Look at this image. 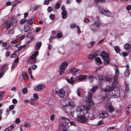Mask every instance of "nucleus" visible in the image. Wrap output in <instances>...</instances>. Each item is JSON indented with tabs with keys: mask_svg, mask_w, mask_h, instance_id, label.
<instances>
[{
	"mask_svg": "<svg viewBox=\"0 0 131 131\" xmlns=\"http://www.w3.org/2000/svg\"><path fill=\"white\" fill-rule=\"evenodd\" d=\"M45 86L41 84H39L35 87L34 90L36 91H38L40 90H41L45 88Z\"/></svg>",
	"mask_w": 131,
	"mask_h": 131,
	"instance_id": "obj_16",
	"label": "nucleus"
},
{
	"mask_svg": "<svg viewBox=\"0 0 131 131\" xmlns=\"http://www.w3.org/2000/svg\"><path fill=\"white\" fill-rule=\"evenodd\" d=\"M70 124L71 125H72L73 126H76V124L74 122H73V121H71V122H70Z\"/></svg>",
	"mask_w": 131,
	"mask_h": 131,
	"instance_id": "obj_57",
	"label": "nucleus"
},
{
	"mask_svg": "<svg viewBox=\"0 0 131 131\" xmlns=\"http://www.w3.org/2000/svg\"><path fill=\"white\" fill-rule=\"evenodd\" d=\"M130 45L128 43H126L124 45V48L128 50L130 48Z\"/></svg>",
	"mask_w": 131,
	"mask_h": 131,
	"instance_id": "obj_32",
	"label": "nucleus"
},
{
	"mask_svg": "<svg viewBox=\"0 0 131 131\" xmlns=\"http://www.w3.org/2000/svg\"><path fill=\"white\" fill-rule=\"evenodd\" d=\"M80 89H77V95L79 97H83L84 96V95H82L81 96L80 95Z\"/></svg>",
	"mask_w": 131,
	"mask_h": 131,
	"instance_id": "obj_35",
	"label": "nucleus"
},
{
	"mask_svg": "<svg viewBox=\"0 0 131 131\" xmlns=\"http://www.w3.org/2000/svg\"><path fill=\"white\" fill-rule=\"evenodd\" d=\"M95 42L94 41H92L90 43L91 44V46L90 47H89V48H91L92 47L94 46V43Z\"/></svg>",
	"mask_w": 131,
	"mask_h": 131,
	"instance_id": "obj_52",
	"label": "nucleus"
},
{
	"mask_svg": "<svg viewBox=\"0 0 131 131\" xmlns=\"http://www.w3.org/2000/svg\"><path fill=\"white\" fill-rule=\"evenodd\" d=\"M76 26L75 24H72L71 25V28H73Z\"/></svg>",
	"mask_w": 131,
	"mask_h": 131,
	"instance_id": "obj_64",
	"label": "nucleus"
},
{
	"mask_svg": "<svg viewBox=\"0 0 131 131\" xmlns=\"http://www.w3.org/2000/svg\"><path fill=\"white\" fill-rule=\"evenodd\" d=\"M22 78L24 79L26 78L28 79L29 78L25 72H23L22 73Z\"/></svg>",
	"mask_w": 131,
	"mask_h": 131,
	"instance_id": "obj_28",
	"label": "nucleus"
},
{
	"mask_svg": "<svg viewBox=\"0 0 131 131\" xmlns=\"http://www.w3.org/2000/svg\"><path fill=\"white\" fill-rule=\"evenodd\" d=\"M20 120L19 119L17 118H16L15 120V123L17 124H18L20 123Z\"/></svg>",
	"mask_w": 131,
	"mask_h": 131,
	"instance_id": "obj_53",
	"label": "nucleus"
},
{
	"mask_svg": "<svg viewBox=\"0 0 131 131\" xmlns=\"http://www.w3.org/2000/svg\"><path fill=\"white\" fill-rule=\"evenodd\" d=\"M83 110L82 112L83 113V115H85L86 118L88 119V120L89 119L92 120L94 118V115L92 113H89V108L86 106H82L80 108V109Z\"/></svg>",
	"mask_w": 131,
	"mask_h": 131,
	"instance_id": "obj_5",
	"label": "nucleus"
},
{
	"mask_svg": "<svg viewBox=\"0 0 131 131\" xmlns=\"http://www.w3.org/2000/svg\"><path fill=\"white\" fill-rule=\"evenodd\" d=\"M73 79V78L71 77L70 78V79H67V80L68 82L69 83L71 84H73L74 83V81Z\"/></svg>",
	"mask_w": 131,
	"mask_h": 131,
	"instance_id": "obj_31",
	"label": "nucleus"
},
{
	"mask_svg": "<svg viewBox=\"0 0 131 131\" xmlns=\"http://www.w3.org/2000/svg\"><path fill=\"white\" fill-rule=\"evenodd\" d=\"M24 126L27 127L29 128L30 127V126L29 123H26L24 125Z\"/></svg>",
	"mask_w": 131,
	"mask_h": 131,
	"instance_id": "obj_50",
	"label": "nucleus"
},
{
	"mask_svg": "<svg viewBox=\"0 0 131 131\" xmlns=\"http://www.w3.org/2000/svg\"><path fill=\"white\" fill-rule=\"evenodd\" d=\"M95 62L96 64L98 65H100L102 63L100 58L98 57L95 58Z\"/></svg>",
	"mask_w": 131,
	"mask_h": 131,
	"instance_id": "obj_19",
	"label": "nucleus"
},
{
	"mask_svg": "<svg viewBox=\"0 0 131 131\" xmlns=\"http://www.w3.org/2000/svg\"><path fill=\"white\" fill-rule=\"evenodd\" d=\"M2 46L5 47V49L6 50H7L10 46V44L7 42H3L2 43Z\"/></svg>",
	"mask_w": 131,
	"mask_h": 131,
	"instance_id": "obj_21",
	"label": "nucleus"
},
{
	"mask_svg": "<svg viewBox=\"0 0 131 131\" xmlns=\"http://www.w3.org/2000/svg\"><path fill=\"white\" fill-rule=\"evenodd\" d=\"M101 23L98 17H96L93 23L91 25V27L93 31L98 29L101 26Z\"/></svg>",
	"mask_w": 131,
	"mask_h": 131,
	"instance_id": "obj_7",
	"label": "nucleus"
},
{
	"mask_svg": "<svg viewBox=\"0 0 131 131\" xmlns=\"http://www.w3.org/2000/svg\"><path fill=\"white\" fill-rule=\"evenodd\" d=\"M98 86L95 85L89 90L88 93V99L86 101L87 104L89 105L92 106L94 105V102L92 99V94L98 89Z\"/></svg>",
	"mask_w": 131,
	"mask_h": 131,
	"instance_id": "obj_4",
	"label": "nucleus"
},
{
	"mask_svg": "<svg viewBox=\"0 0 131 131\" xmlns=\"http://www.w3.org/2000/svg\"><path fill=\"white\" fill-rule=\"evenodd\" d=\"M27 45H24L21 46H20L18 48L17 50L18 51H20L21 49H24L27 46Z\"/></svg>",
	"mask_w": 131,
	"mask_h": 131,
	"instance_id": "obj_26",
	"label": "nucleus"
},
{
	"mask_svg": "<svg viewBox=\"0 0 131 131\" xmlns=\"http://www.w3.org/2000/svg\"><path fill=\"white\" fill-rule=\"evenodd\" d=\"M22 92L23 93L26 94L28 92L27 89L26 88H24L22 89Z\"/></svg>",
	"mask_w": 131,
	"mask_h": 131,
	"instance_id": "obj_41",
	"label": "nucleus"
},
{
	"mask_svg": "<svg viewBox=\"0 0 131 131\" xmlns=\"http://www.w3.org/2000/svg\"><path fill=\"white\" fill-rule=\"evenodd\" d=\"M130 74V71H125L124 72V74L126 76H128Z\"/></svg>",
	"mask_w": 131,
	"mask_h": 131,
	"instance_id": "obj_37",
	"label": "nucleus"
},
{
	"mask_svg": "<svg viewBox=\"0 0 131 131\" xmlns=\"http://www.w3.org/2000/svg\"><path fill=\"white\" fill-rule=\"evenodd\" d=\"M55 93L56 94H58L59 96L61 98L63 97L65 94V91L63 89L56 91Z\"/></svg>",
	"mask_w": 131,
	"mask_h": 131,
	"instance_id": "obj_15",
	"label": "nucleus"
},
{
	"mask_svg": "<svg viewBox=\"0 0 131 131\" xmlns=\"http://www.w3.org/2000/svg\"><path fill=\"white\" fill-rule=\"evenodd\" d=\"M4 73V71H0V79L3 75Z\"/></svg>",
	"mask_w": 131,
	"mask_h": 131,
	"instance_id": "obj_51",
	"label": "nucleus"
},
{
	"mask_svg": "<svg viewBox=\"0 0 131 131\" xmlns=\"http://www.w3.org/2000/svg\"><path fill=\"white\" fill-rule=\"evenodd\" d=\"M42 44L40 42H37L36 43L35 48L36 50H39Z\"/></svg>",
	"mask_w": 131,
	"mask_h": 131,
	"instance_id": "obj_22",
	"label": "nucleus"
},
{
	"mask_svg": "<svg viewBox=\"0 0 131 131\" xmlns=\"http://www.w3.org/2000/svg\"><path fill=\"white\" fill-rule=\"evenodd\" d=\"M28 72L30 75L32 74V69L31 68H28Z\"/></svg>",
	"mask_w": 131,
	"mask_h": 131,
	"instance_id": "obj_48",
	"label": "nucleus"
},
{
	"mask_svg": "<svg viewBox=\"0 0 131 131\" xmlns=\"http://www.w3.org/2000/svg\"><path fill=\"white\" fill-rule=\"evenodd\" d=\"M112 78H114V76L112 77V76H110L109 78H107L104 79L103 76L101 75H99V78L100 81V83L103 82L104 80L111 82V81Z\"/></svg>",
	"mask_w": 131,
	"mask_h": 131,
	"instance_id": "obj_11",
	"label": "nucleus"
},
{
	"mask_svg": "<svg viewBox=\"0 0 131 131\" xmlns=\"http://www.w3.org/2000/svg\"><path fill=\"white\" fill-rule=\"evenodd\" d=\"M98 9L99 12L101 14L108 17L111 16V12L108 9H104L103 7L101 6H99Z\"/></svg>",
	"mask_w": 131,
	"mask_h": 131,
	"instance_id": "obj_8",
	"label": "nucleus"
},
{
	"mask_svg": "<svg viewBox=\"0 0 131 131\" xmlns=\"http://www.w3.org/2000/svg\"><path fill=\"white\" fill-rule=\"evenodd\" d=\"M27 20V19L26 18H24L21 19L20 21V23L21 24H23L24 22H25Z\"/></svg>",
	"mask_w": 131,
	"mask_h": 131,
	"instance_id": "obj_45",
	"label": "nucleus"
},
{
	"mask_svg": "<svg viewBox=\"0 0 131 131\" xmlns=\"http://www.w3.org/2000/svg\"><path fill=\"white\" fill-rule=\"evenodd\" d=\"M49 17L51 19L53 20L55 19V17L54 15L51 14L50 15Z\"/></svg>",
	"mask_w": 131,
	"mask_h": 131,
	"instance_id": "obj_42",
	"label": "nucleus"
},
{
	"mask_svg": "<svg viewBox=\"0 0 131 131\" xmlns=\"http://www.w3.org/2000/svg\"><path fill=\"white\" fill-rule=\"evenodd\" d=\"M96 78V77L93 75H91L89 76V79L90 81H91Z\"/></svg>",
	"mask_w": 131,
	"mask_h": 131,
	"instance_id": "obj_29",
	"label": "nucleus"
},
{
	"mask_svg": "<svg viewBox=\"0 0 131 131\" xmlns=\"http://www.w3.org/2000/svg\"><path fill=\"white\" fill-rule=\"evenodd\" d=\"M32 36V33H28L26 36V37L28 38H31V37Z\"/></svg>",
	"mask_w": 131,
	"mask_h": 131,
	"instance_id": "obj_38",
	"label": "nucleus"
},
{
	"mask_svg": "<svg viewBox=\"0 0 131 131\" xmlns=\"http://www.w3.org/2000/svg\"><path fill=\"white\" fill-rule=\"evenodd\" d=\"M25 35H23L20 37V40H22L25 37Z\"/></svg>",
	"mask_w": 131,
	"mask_h": 131,
	"instance_id": "obj_62",
	"label": "nucleus"
},
{
	"mask_svg": "<svg viewBox=\"0 0 131 131\" xmlns=\"http://www.w3.org/2000/svg\"><path fill=\"white\" fill-rule=\"evenodd\" d=\"M97 56H101L102 57L103 59L104 63L105 64H107L110 62V58L109 55L105 51L102 52L101 51H98L96 53L91 54L89 56L88 58L89 59L91 60Z\"/></svg>",
	"mask_w": 131,
	"mask_h": 131,
	"instance_id": "obj_2",
	"label": "nucleus"
},
{
	"mask_svg": "<svg viewBox=\"0 0 131 131\" xmlns=\"http://www.w3.org/2000/svg\"><path fill=\"white\" fill-rule=\"evenodd\" d=\"M33 99L31 98V99L30 102L31 104L35 106H36L37 104L34 103L35 100H38L39 99V97L36 94H34L33 95Z\"/></svg>",
	"mask_w": 131,
	"mask_h": 131,
	"instance_id": "obj_13",
	"label": "nucleus"
},
{
	"mask_svg": "<svg viewBox=\"0 0 131 131\" xmlns=\"http://www.w3.org/2000/svg\"><path fill=\"white\" fill-rule=\"evenodd\" d=\"M99 116L100 118L102 119L108 117L109 115L105 111H100L98 112Z\"/></svg>",
	"mask_w": 131,
	"mask_h": 131,
	"instance_id": "obj_9",
	"label": "nucleus"
},
{
	"mask_svg": "<svg viewBox=\"0 0 131 131\" xmlns=\"http://www.w3.org/2000/svg\"><path fill=\"white\" fill-rule=\"evenodd\" d=\"M119 54L121 55H122L124 57H126V56H127L128 55V53L126 52H123L122 53H119Z\"/></svg>",
	"mask_w": 131,
	"mask_h": 131,
	"instance_id": "obj_40",
	"label": "nucleus"
},
{
	"mask_svg": "<svg viewBox=\"0 0 131 131\" xmlns=\"http://www.w3.org/2000/svg\"><path fill=\"white\" fill-rule=\"evenodd\" d=\"M54 116L53 115H52L51 116L50 119L51 121H53L54 119Z\"/></svg>",
	"mask_w": 131,
	"mask_h": 131,
	"instance_id": "obj_60",
	"label": "nucleus"
},
{
	"mask_svg": "<svg viewBox=\"0 0 131 131\" xmlns=\"http://www.w3.org/2000/svg\"><path fill=\"white\" fill-rule=\"evenodd\" d=\"M57 36L58 38H61L62 37V34L60 33H58Z\"/></svg>",
	"mask_w": 131,
	"mask_h": 131,
	"instance_id": "obj_47",
	"label": "nucleus"
},
{
	"mask_svg": "<svg viewBox=\"0 0 131 131\" xmlns=\"http://www.w3.org/2000/svg\"><path fill=\"white\" fill-rule=\"evenodd\" d=\"M39 54V52L38 51H36L34 54L31 56L30 58L32 59H36Z\"/></svg>",
	"mask_w": 131,
	"mask_h": 131,
	"instance_id": "obj_20",
	"label": "nucleus"
},
{
	"mask_svg": "<svg viewBox=\"0 0 131 131\" xmlns=\"http://www.w3.org/2000/svg\"><path fill=\"white\" fill-rule=\"evenodd\" d=\"M82 106L78 107L76 108V110L80 112V115H78L75 118V120L77 121L82 123H84L88 122V119L86 118L85 115H83V113L82 112L83 110L81 109L79 110L80 107Z\"/></svg>",
	"mask_w": 131,
	"mask_h": 131,
	"instance_id": "obj_3",
	"label": "nucleus"
},
{
	"mask_svg": "<svg viewBox=\"0 0 131 131\" xmlns=\"http://www.w3.org/2000/svg\"><path fill=\"white\" fill-rule=\"evenodd\" d=\"M61 9L62 10V11H66L65 10V7L63 5H62L61 7Z\"/></svg>",
	"mask_w": 131,
	"mask_h": 131,
	"instance_id": "obj_63",
	"label": "nucleus"
},
{
	"mask_svg": "<svg viewBox=\"0 0 131 131\" xmlns=\"http://www.w3.org/2000/svg\"><path fill=\"white\" fill-rule=\"evenodd\" d=\"M87 78L86 75H80L78 77V80L79 81H81L83 80L86 79Z\"/></svg>",
	"mask_w": 131,
	"mask_h": 131,
	"instance_id": "obj_17",
	"label": "nucleus"
},
{
	"mask_svg": "<svg viewBox=\"0 0 131 131\" xmlns=\"http://www.w3.org/2000/svg\"><path fill=\"white\" fill-rule=\"evenodd\" d=\"M18 64V63H13L12 64V66L11 67V70H13L14 68L16 67Z\"/></svg>",
	"mask_w": 131,
	"mask_h": 131,
	"instance_id": "obj_33",
	"label": "nucleus"
},
{
	"mask_svg": "<svg viewBox=\"0 0 131 131\" xmlns=\"http://www.w3.org/2000/svg\"><path fill=\"white\" fill-rule=\"evenodd\" d=\"M5 93V92L4 91L0 92V100L2 99Z\"/></svg>",
	"mask_w": 131,
	"mask_h": 131,
	"instance_id": "obj_39",
	"label": "nucleus"
},
{
	"mask_svg": "<svg viewBox=\"0 0 131 131\" xmlns=\"http://www.w3.org/2000/svg\"><path fill=\"white\" fill-rule=\"evenodd\" d=\"M12 3L9 1H7L6 3V5L9 6L12 4Z\"/></svg>",
	"mask_w": 131,
	"mask_h": 131,
	"instance_id": "obj_58",
	"label": "nucleus"
},
{
	"mask_svg": "<svg viewBox=\"0 0 131 131\" xmlns=\"http://www.w3.org/2000/svg\"><path fill=\"white\" fill-rule=\"evenodd\" d=\"M27 22L28 24L30 25H32L33 23V20L32 19H30L28 20Z\"/></svg>",
	"mask_w": 131,
	"mask_h": 131,
	"instance_id": "obj_44",
	"label": "nucleus"
},
{
	"mask_svg": "<svg viewBox=\"0 0 131 131\" xmlns=\"http://www.w3.org/2000/svg\"><path fill=\"white\" fill-rule=\"evenodd\" d=\"M14 127V125H12L7 127L9 129L10 131H11L13 130Z\"/></svg>",
	"mask_w": 131,
	"mask_h": 131,
	"instance_id": "obj_34",
	"label": "nucleus"
},
{
	"mask_svg": "<svg viewBox=\"0 0 131 131\" xmlns=\"http://www.w3.org/2000/svg\"><path fill=\"white\" fill-rule=\"evenodd\" d=\"M61 4L59 2L57 3L55 5V9H58L60 6Z\"/></svg>",
	"mask_w": 131,
	"mask_h": 131,
	"instance_id": "obj_30",
	"label": "nucleus"
},
{
	"mask_svg": "<svg viewBox=\"0 0 131 131\" xmlns=\"http://www.w3.org/2000/svg\"><path fill=\"white\" fill-rule=\"evenodd\" d=\"M106 109L110 113H112L114 111V109L111 103L106 105Z\"/></svg>",
	"mask_w": 131,
	"mask_h": 131,
	"instance_id": "obj_14",
	"label": "nucleus"
},
{
	"mask_svg": "<svg viewBox=\"0 0 131 131\" xmlns=\"http://www.w3.org/2000/svg\"><path fill=\"white\" fill-rule=\"evenodd\" d=\"M114 49L116 53H119L121 51V49L118 46H116L114 47Z\"/></svg>",
	"mask_w": 131,
	"mask_h": 131,
	"instance_id": "obj_27",
	"label": "nucleus"
},
{
	"mask_svg": "<svg viewBox=\"0 0 131 131\" xmlns=\"http://www.w3.org/2000/svg\"><path fill=\"white\" fill-rule=\"evenodd\" d=\"M79 71V69H78L76 68H74L71 69L70 71L72 73L75 74V73Z\"/></svg>",
	"mask_w": 131,
	"mask_h": 131,
	"instance_id": "obj_24",
	"label": "nucleus"
},
{
	"mask_svg": "<svg viewBox=\"0 0 131 131\" xmlns=\"http://www.w3.org/2000/svg\"><path fill=\"white\" fill-rule=\"evenodd\" d=\"M126 87L125 89V92H127L128 91L129 88H128V87L127 86V84H126Z\"/></svg>",
	"mask_w": 131,
	"mask_h": 131,
	"instance_id": "obj_61",
	"label": "nucleus"
},
{
	"mask_svg": "<svg viewBox=\"0 0 131 131\" xmlns=\"http://www.w3.org/2000/svg\"><path fill=\"white\" fill-rule=\"evenodd\" d=\"M44 4L45 5H47L49 3V1H51L52 0H45Z\"/></svg>",
	"mask_w": 131,
	"mask_h": 131,
	"instance_id": "obj_46",
	"label": "nucleus"
},
{
	"mask_svg": "<svg viewBox=\"0 0 131 131\" xmlns=\"http://www.w3.org/2000/svg\"><path fill=\"white\" fill-rule=\"evenodd\" d=\"M11 43L13 44H16L17 43V39H16L12 41L11 42Z\"/></svg>",
	"mask_w": 131,
	"mask_h": 131,
	"instance_id": "obj_56",
	"label": "nucleus"
},
{
	"mask_svg": "<svg viewBox=\"0 0 131 131\" xmlns=\"http://www.w3.org/2000/svg\"><path fill=\"white\" fill-rule=\"evenodd\" d=\"M59 127L63 129L66 127L68 124L70 122V120L68 118L61 117L59 119Z\"/></svg>",
	"mask_w": 131,
	"mask_h": 131,
	"instance_id": "obj_6",
	"label": "nucleus"
},
{
	"mask_svg": "<svg viewBox=\"0 0 131 131\" xmlns=\"http://www.w3.org/2000/svg\"><path fill=\"white\" fill-rule=\"evenodd\" d=\"M126 9L127 10L129 11L131 9V5H129L126 6Z\"/></svg>",
	"mask_w": 131,
	"mask_h": 131,
	"instance_id": "obj_43",
	"label": "nucleus"
},
{
	"mask_svg": "<svg viewBox=\"0 0 131 131\" xmlns=\"http://www.w3.org/2000/svg\"><path fill=\"white\" fill-rule=\"evenodd\" d=\"M14 29H11L9 31V33L10 34H14Z\"/></svg>",
	"mask_w": 131,
	"mask_h": 131,
	"instance_id": "obj_49",
	"label": "nucleus"
},
{
	"mask_svg": "<svg viewBox=\"0 0 131 131\" xmlns=\"http://www.w3.org/2000/svg\"><path fill=\"white\" fill-rule=\"evenodd\" d=\"M67 11H62V18L64 19L67 17Z\"/></svg>",
	"mask_w": 131,
	"mask_h": 131,
	"instance_id": "obj_25",
	"label": "nucleus"
},
{
	"mask_svg": "<svg viewBox=\"0 0 131 131\" xmlns=\"http://www.w3.org/2000/svg\"><path fill=\"white\" fill-rule=\"evenodd\" d=\"M24 30L25 32H29L31 30L30 27L28 25H26L24 26Z\"/></svg>",
	"mask_w": 131,
	"mask_h": 131,
	"instance_id": "obj_23",
	"label": "nucleus"
},
{
	"mask_svg": "<svg viewBox=\"0 0 131 131\" xmlns=\"http://www.w3.org/2000/svg\"><path fill=\"white\" fill-rule=\"evenodd\" d=\"M16 56V53H15L14 52L11 55V58H15Z\"/></svg>",
	"mask_w": 131,
	"mask_h": 131,
	"instance_id": "obj_59",
	"label": "nucleus"
},
{
	"mask_svg": "<svg viewBox=\"0 0 131 131\" xmlns=\"http://www.w3.org/2000/svg\"><path fill=\"white\" fill-rule=\"evenodd\" d=\"M68 105L69 106H70L71 107H74L75 106L74 102H69Z\"/></svg>",
	"mask_w": 131,
	"mask_h": 131,
	"instance_id": "obj_36",
	"label": "nucleus"
},
{
	"mask_svg": "<svg viewBox=\"0 0 131 131\" xmlns=\"http://www.w3.org/2000/svg\"><path fill=\"white\" fill-rule=\"evenodd\" d=\"M37 67V66L36 65H33L32 67V69L33 70H35Z\"/></svg>",
	"mask_w": 131,
	"mask_h": 131,
	"instance_id": "obj_54",
	"label": "nucleus"
},
{
	"mask_svg": "<svg viewBox=\"0 0 131 131\" xmlns=\"http://www.w3.org/2000/svg\"><path fill=\"white\" fill-rule=\"evenodd\" d=\"M14 105H10L9 106V108L10 110H12L13 109H14Z\"/></svg>",
	"mask_w": 131,
	"mask_h": 131,
	"instance_id": "obj_55",
	"label": "nucleus"
},
{
	"mask_svg": "<svg viewBox=\"0 0 131 131\" xmlns=\"http://www.w3.org/2000/svg\"><path fill=\"white\" fill-rule=\"evenodd\" d=\"M63 108L65 111L68 113L71 110V108L68 104H66L63 106Z\"/></svg>",
	"mask_w": 131,
	"mask_h": 131,
	"instance_id": "obj_18",
	"label": "nucleus"
},
{
	"mask_svg": "<svg viewBox=\"0 0 131 131\" xmlns=\"http://www.w3.org/2000/svg\"><path fill=\"white\" fill-rule=\"evenodd\" d=\"M68 64V62L66 61H64L61 63L59 68L60 74H61L62 73L64 72L65 69L66 68Z\"/></svg>",
	"mask_w": 131,
	"mask_h": 131,
	"instance_id": "obj_10",
	"label": "nucleus"
},
{
	"mask_svg": "<svg viewBox=\"0 0 131 131\" xmlns=\"http://www.w3.org/2000/svg\"><path fill=\"white\" fill-rule=\"evenodd\" d=\"M11 23H10L8 24H7L6 25V27H7V29H8L9 28L12 24L13 26H15L17 23V21L16 19L14 18H12L10 20Z\"/></svg>",
	"mask_w": 131,
	"mask_h": 131,
	"instance_id": "obj_12",
	"label": "nucleus"
},
{
	"mask_svg": "<svg viewBox=\"0 0 131 131\" xmlns=\"http://www.w3.org/2000/svg\"><path fill=\"white\" fill-rule=\"evenodd\" d=\"M115 71L114 78L112 85L111 86H107L104 89V95L103 99L106 101H108L110 99V95L106 93V92H111V96L114 98H116L120 96V91L119 89L115 88V87L117 86L118 84L117 79L119 77V70L116 66L114 68Z\"/></svg>",
	"mask_w": 131,
	"mask_h": 131,
	"instance_id": "obj_1",
	"label": "nucleus"
}]
</instances>
